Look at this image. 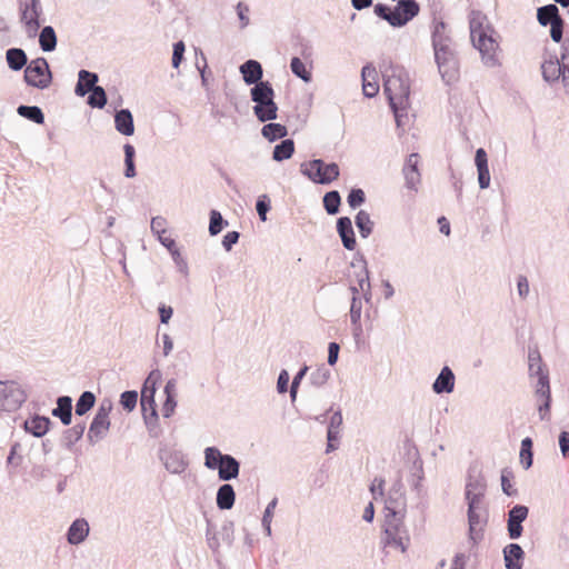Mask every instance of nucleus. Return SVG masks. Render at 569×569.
<instances>
[{
  "label": "nucleus",
  "instance_id": "obj_7",
  "mask_svg": "<svg viewBox=\"0 0 569 569\" xmlns=\"http://www.w3.org/2000/svg\"><path fill=\"white\" fill-rule=\"evenodd\" d=\"M301 172L318 184H330L340 174L339 166L336 162L326 163L322 159H313L302 164Z\"/></svg>",
  "mask_w": 569,
  "mask_h": 569
},
{
  "label": "nucleus",
  "instance_id": "obj_27",
  "mask_svg": "<svg viewBox=\"0 0 569 569\" xmlns=\"http://www.w3.org/2000/svg\"><path fill=\"white\" fill-rule=\"evenodd\" d=\"M278 106L274 97L260 101L253 106V113L260 122L272 121L277 119Z\"/></svg>",
  "mask_w": 569,
  "mask_h": 569
},
{
  "label": "nucleus",
  "instance_id": "obj_54",
  "mask_svg": "<svg viewBox=\"0 0 569 569\" xmlns=\"http://www.w3.org/2000/svg\"><path fill=\"white\" fill-rule=\"evenodd\" d=\"M513 478V472L510 468H503L501 470V489L502 492L509 497H515L518 495L517 489H515L511 485V479Z\"/></svg>",
  "mask_w": 569,
  "mask_h": 569
},
{
  "label": "nucleus",
  "instance_id": "obj_40",
  "mask_svg": "<svg viewBox=\"0 0 569 569\" xmlns=\"http://www.w3.org/2000/svg\"><path fill=\"white\" fill-rule=\"evenodd\" d=\"M39 44L42 51L51 52L57 47V34L51 26H46L39 33Z\"/></svg>",
  "mask_w": 569,
  "mask_h": 569
},
{
  "label": "nucleus",
  "instance_id": "obj_3",
  "mask_svg": "<svg viewBox=\"0 0 569 569\" xmlns=\"http://www.w3.org/2000/svg\"><path fill=\"white\" fill-rule=\"evenodd\" d=\"M383 91L390 107H409L410 84L408 73L400 67H389L383 72Z\"/></svg>",
  "mask_w": 569,
  "mask_h": 569
},
{
  "label": "nucleus",
  "instance_id": "obj_36",
  "mask_svg": "<svg viewBox=\"0 0 569 569\" xmlns=\"http://www.w3.org/2000/svg\"><path fill=\"white\" fill-rule=\"evenodd\" d=\"M560 19L561 16L556 4H546L537 10V20L542 27H547Z\"/></svg>",
  "mask_w": 569,
  "mask_h": 569
},
{
  "label": "nucleus",
  "instance_id": "obj_46",
  "mask_svg": "<svg viewBox=\"0 0 569 569\" xmlns=\"http://www.w3.org/2000/svg\"><path fill=\"white\" fill-rule=\"evenodd\" d=\"M323 208L328 214L335 216L339 212L341 206V196L339 191L331 190L325 193L322 198Z\"/></svg>",
  "mask_w": 569,
  "mask_h": 569
},
{
  "label": "nucleus",
  "instance_id": "obj_47",
  "mask_svg": "<svg viewBox=\"0 0 569 569\" xmlns=\"http://www.w3.org/2000/svg\"><path fill=\"white\" fill-rule=\"evenodd\" d=\"M84 430H86L84 422H79V423L74 425L73 427L67 429L63 432V437H62L64 446L68 449H70L76 442H78L82 438Z\"/></svg>",
  "mask_w": 569,
  "mask_h": 569
},
{
  "label": "nucleus",
  "instance_id": "obj_33",
  "mask_svg": "<svg viewBox=\"0 0 569 569\" xmlns=\"http://www.w3.org/2000/svg\"><path fill=\"white\" fill-rule=\"evenodd\" d=\"M236 491L230 483L221 485L217 490L216 503L220 510H230L234 506Z\"/></svg>",
  "mask_w": 569,
  "mask_h": 569
},
{
  "label": "nucleus",
  "instance_id": "obj_62",
  "mask_svg": "<svg viewBox=\"0 0 569 569\" xmlns=\"http://www.w3.org/2000/svg\"><path fill=\"white\" fill-rule=\"evenodd\" d=\"M406 180V187L411 190H417L420 183V172L409 169V171H402Z\"/></svg>",
  "mask_w": 569,
  "mask_h": 569
},
{
  "label": "nucleus",
  "instance_id": "obj_26",
  "mask_svg": "<svg viewBox=\"0 0 569 569\" xmlns=\"http://www.w3.org/2000/svg\"><path fill=\"white\" fill-rule=\"evenodd\" d=\"M475 162L478 171L479 187L480 189H487L490 186V172L488 167V157L485 149H477Z\"/></svg>",
  "mask_w": 569,
  "mask_h": 569
},
{
  "label": "nucleus",
  "instance_id": "obj_61",
  "mask_svg": "<svg viewBox=\"0 0 569 569\" xmlns=\"http://www.w3.org/2000/svg\"><path fill=\"white\" fill-rule=\"evenodd\" d=\"M184 51H186V46L182 40H179L173 43L172 67L174 69L179 68L181 61L183 60Z\"/></svg>",
  "mask_w": 569,
  "mask_h": 569
},
{
  "label": "nucleus",
  "instance_id": "obj_41",
  "mask_svg": "<svg viewBox=\"0 0 569 569\" xmlns=\"http://www.w3.org/2000/svg\"><path fill=\"white\" fill-rule=\"evenodd\" d=\"M295 152V142L292 139H283L280 143L276 144L272 152V159L281 162L290 159Z\"/></svg>",
  "mask_w": 569,
  "mask_h": 569
},
{
  "label": "nucleus",
  "instance_id": "obj_34",
  "mask_svg": "<svg viewBox=\"0 0 569 569\" xmlns=\"http://www.w3.org/2000/svg\"><path fill=\"white\" fill-rule=\"evenodd\" d=\"M6 61L10 70L20 71L28 66V56L21 48H10L6 51Z\"/></svg>",
  "mask_w": 569,
  "mask_h": 569
},
{
  "label": "nucleus",
  "instance_id": "obj_45",
  "mask_svg": "<svg viewBox=\"0 0 569 569\" xmlns=\"http://www.w3.org/2000/svg\"><path fill=\"white\" fill-rule=\"evenodd\" d=\"M423 478H425L423 462L419 457H417L413 460L412 468H411V475H410V479H409V482H410L412 489L417 493H420V490L422 487L421 482H422Z\"/></svg>",
  "mask_w": 569,
  "mask_h": 569
},
{
  "label": "nucleus",
  "instance_id": "obj_57",
  "mask_svg": "<svg viewBox=\"0 0 569 569\" xmlns=\"http://www.w3.org/2000/svg\"><path fill=\"white\" fill-rule=\"evenodd\" d=\"M137 401L138 392L136 390H127L120 396V405L128 412H131L136 408Z\"/></svg>",
  "mask_w": 569,
  "mask_h": 569
},
{
  "label": "nucleus",
  "instance_id": "obj_43",
  "mask_svg": "<svg viewBox=\"0 0 569 569\" xmlns=\"http://www.w3.org/2000/svg\"><path fill=\"white\" fill-rule=\"evenodd\" d=\"M17 112L20 117L26 118L37 124H42L44 122L43 111L38 106L20 104L17 109Z\"/></svg>",
  "mask_w": 569,
  "mask_h": 569
},
{
  "label": "nucleus",
  "instance_id": "obj_12",
  "mask_svg": "<svg viewBox=\"0 0 569 569\" xmlns=\"http://www.w3.org/2000/svg\"><path fill=\"white\" fill-rule=\"evenodd\" d=\"M468 505V538L472 547L477 546L483 539V527L487 523V517L481 515L482 503Z\"/></svg>",
  "mask_w": 569,
  "mask_h": 569
},
{
  "label": "nucleus",
  "instance_id": "obj_11",
  "mask_svg": "<svg viewBox=\"0 0 569 569\" xmlns=\"http://www.w3.org/2000/svg\"><path fill=\"white\" fill-rule=\"evenodd\" d=\"M487 490V481L476 467L468 470L465 498L467 503H482Z\"/></svg>",
  "mask_w": 569,
  "mask_h": 569
},
{
  "label": "nucleus",
  "instance_id": "obj_29",
  "mask_svg": "<svg viewBox=\"0 0 569 569\" xmlns=\"http://www.w3.org/2000/svg\"><path fill=\"white\" fill-rule=\"evenodd\" d=\"M98 80L97 73L81 69L78 72V82L74 88V93L78 97H84L97 86Z\"/></svg>",
  "mask_w": 569,
  "mask_h": 569
},
{
  "label": "nucleus",
  "instance_id": "obj_37",
  "mask_svg": "<svg viewBox=\"0 0 569 569\" xmlns=\"http://www.w3.org/2000/svg\"><path fill=\"white\" fill-rule=\"evenodd\" d=\"M352 267H360V272L356 274L358 287L360 291H366V288H371L370 279H369V270L367 268V261L362 254H358L355 258V261L351 262Z\"/></svg>",
  "mask_w": 569,
  "mask_h": 569
},
{
  "label": "nucleus",
  "instance_id": "obj_59",
  "mask_svg": "<svg viewBox=\"0 0 569 569\" xmlns=\"http://www.w3.org/2000/svg\"><path fill=\"white\" fill-rule=\"evenodd\" d=\"M271 209V201L267 194H261L258 197L256 202V210L259 216V219L264 222L267 221V213Z\"/></svg>",
  "mask_w": 569,
  "mask_h": 569
},
{
  "label": "nucleus",
  "instance_id": "obj_50",
  "mask_svg": "<svg viewBox=\"0 0 569 569\" xmlns=\"http://www.w3.org/2000/svg\"><path fill=\"white\" fill-rule=\"evenodd\" d=\"M107 93L102 87L96 86L89 91L87 103L91 108L102 109L107 104Z\"/></svg>",
  "mask_w": 569,
  "mask_h": 569
},
{
  "label": "nucleus",
  "instance_id": "obj_17",
  "mask_svg": "<svg viewBox=\"0 0 569 569\" xmlns=\"http://www.w3.org/2000/svg\"><path fill=\"white\" fill-rule=\"evenodd\" d=\"M159 459L163 462L164 468L170 473L180 475L188 467V460L180 450H168L161 448L159 450Z\"/></svg>",
  "mask_w": 569,
  "mask_h": 569
},
{
  "label": "nucleus",
  "instance_id": "obj_6",
  "mask_svg": "<svg viewBox=\"0 0 569 569\" xmlns=\"http://www.w3.org/2000/svg\"><path fill=\"white\" fill-rule=\"evenodd\" d=\"M160 377L161 373L158 369L152 370L144 380L141 389L140 405L146 425H150L151 422L159 420L154 395L157 391V381Z\"/></svg>",
  "mask_w": 569,
  "mask_h": 569
},
{
  "label": "nucleus",
  "instance_id": "obj_39",
  "mask_svg": "<svg viewBox=\"0 0 569 569\" xmlns=\"http://www.w3.org/2000/svg\"><path fill=\"white\" fill-rule=\"evenodd\" d=\"M271 97H274V90L269 81L256 83V86H252L250 89V98L254 103L267 100Z\"/></svg>",
  "mask_w": 569,
  "mask_h": 569
},
{
  "label": "nucleus",
  "instance_id": "obj_18",
  "mask_svg": "<svg viewBox=\"0 0 569 569\" xmlns=\"http://www.w3.org/2000/svg\"><path fill=\"white\" fill-rule=\"evenodd\" d=\"M541 72L543 80L548 83L557 82L561 76L563 82L569 78L568 72H565V68L556 54L543 60Z\"/></svg>",
  "mask_w": 569,
  "mask_h": 569
},
{
  "label": "nucleus",
  "instance_id": "obj_38",
  "mask_svg": "<svg viewBox=\"0 0 569 569\" xmlns=\"http://www.w3.org/2000/svg\"><path fill=\"white\" fill-rule=\"evenodd\" d=\"M355 223L362 239H367L373 231L375 223L366 210L358 211Z\"/></svg>",
  "mask_w": 569,
  "mask_h": 569
},
{
  "label": "nucleus",
  "instance_id": "obj_5",
  "mask_svg": "<svg viewBox=\"0 0 569 569\" xmlns=\"http://www.w3.org/2000/svg\"><path fill=\"white\" fill-rule=\"evenodd\" d=\"M406 515L401 511L386 513L383 526V545L392 546L406 552L410 545L409 530L405 523Z\"/></svg>",
  "mask_w": 569,
  "mask_h": 569
},
{
  "label": "nucleus",
  "instance_id": "obj_64",
  "mask_svg": "<svg viewBox=\"0 0 569 569\" xmlns=\"http://www.w3.org/2000/svg\"><path fill=\"white\" fill-rule=\"evenodd\" d=\"M559 449L563 458H569V431H561L558 437Z\"/></svg>",
  "mask_w": 569,
  "mask_h": 569
},
{
  "label": "nucleus",
  "instance_id": "obj_20",
  "mask_svg": "<svg viewBox=\"0 0 569 569\" xmlns=\"http://www.w3.org/2000/svg\"><path fill=\"white\" fill-rule=\"evenodd\" d=\"M239 71L242 79L248 86H256V83L263 82V69L259 61L249 59L244 61L240 67Z\"/></svg>",
  "mask_w": 569,
  "mask_h": 569
},
{
  "label": "nucleus",
  "instance_id": "obj_32",
  "mask_svg": "<svg viewBox=\"0 0 569 569\" xmlns=\"http://www.w3.org/2000/svg\"><path fill=\"white\" fill-rule=\"evenodd\" d=\"M163 392L166 395V400L162 406V416L164 418H170L177 407V380L169 379L164 386Z\"/></svg>",
  "mask_w": 569,
  "mask_h": 569
},
{
  "label": "nucleus",
  "instance_id": "obj_35",
  "mask_svg": "<svg viewBox=\"0 0 569 569\" xmlns=\"http://www.w3.org/2000/svg\"><path fill=\"white\" fill-rule=\"evenodd\" d=\"M407 502L405 493L401 490H395L393 492H389V496L386 500L385 510L386 513H393L397 511H401L402 515H406Z\"/></svg>",
  "mask_w": 569,
  "mask_h": 569
},
{
  "label": "nucleus",
  "instance_id": "obj_49",
  "mask_svg": "<svg viewBox=\"0 0 569 569\" xmlns=\"http://www.w3.org/2000/svg\"><path fill=\"white\" fill-rule=\"evenodd\" d=\"M124 151V177L126 178H134L137 174L136 171V164H134V157H136V149L132 144L126 143L123 146Z\"/></svg>",
  "mask_w": 569,
  "mask_h": 569
},
{
  "label": "nucleus",
  "instance_id": "obj_19",
  "mask_svg": "<svg viewBox=\"0 0 569 569\" xmlns=\"http://www.w3.org/2000/svg\"><path fill=\"white\" fill-rule=\"evenodd\" d=\"M110 418L99 417L94 415L87 433V439L89 443L96 445L102 439H104L110 430Z\"/></svg>",
  "mask_w": 569,
  "mask_h": 569
},
{
  "label": "nucleus",
  "instance_id": "obj_30",
  "mask_svg": "<svg viewBox=\"0 0 569 569\" xmlns=\"http://www.w3.org/2000/svg\"><path fill=\"white\" fill-rule=\"evenodd\" d=\"M116 130L123 136H132L134 133L133 116L129 109H120L114 114Z\"/></svg>",
  "mask_w": 569,
  "mask_h": 569
},
{
  "label": "nucleus",
  "instance_id": "obj_1",
  "mask_svg": "<svg viewBox=\"0 0 569 569\" xmlns=\"http://www.w3.org/2000/svg\"><path fill=\"white\" fill-rule=\"evenodd\" d=\"M529 377H537L535 386V396L537 399V409L541 421L550 419L551 390L548 371L545 369L540 352L538 349L528 351Z\"/></svg>",
  "mask_w": 569,
  "mask_h": 569
},
{
  "label": "nucleus",
  "instance_id": "obj_42",
  "mask_svg": "<svg viewBox=\"0 0 569 569\" xmlns=\"http://www.w3.org/2000/svg\"><path fill=\"white\" fill-rule=\"evenodd\" d=\"M261 134L270 142H273L284 138L288 134V130L287 127L281 123L270 122L262 127Z\"/></svg>",
  "mask_w": 569,
  "mask_h": 569
},
{
  "label": "nucleus",
  "instance_id": "obj_28",
  "mask_svg": "<svg viewBox=\"0 0 569 569\" xmlns=\"http://www.w3.org/2000/svg\"><path fill=\"white\" fill-rule=\"evenodd\" d=\"M362 92L367 98H373L379 92V86L376 82L377 71L371 64H366L361 70Z\"/></svg>",
  "mask_w": 569,
  "mask_h": 569
},
{
  "label": "nucleus",
  "instance_id": "obj_8",
  "mask_svg": "<svg viewBox=\"0 0 569 569\" xmlns=\"http://www.w3.org/2000/svg\"><path fill=\"white\" fill-rule=\"evenodd\" d=\"M24 81L28 86L43 90L52 82V72L46 58L31 60L24 69Z\"/></svg>",
  "mask_w": 569,
  "mask_h": 569
},
{
  "label": "nucleus",
  "instance_id": "obj_10",
  "mask_svg": "<svg viewBox=\"0 0 569 569\" xmlns=\"http://www.w3.org/2000/svg\"><path fill=\"white\" fill-rule=\"evenodd\" d=\"M234 526L232 521H226L218 531L216 526L207 519L206 541L214 555H219L221 542L231 546L233 542Z\"/></svg>",
  "mask_w": 569,
  "mask_h": 569
},
{
  "label": "nucleus",
  "instance_id": "obj_16",
  "mask_svg": "<svg viewBox=\"0 0 569 569\" xmlns=\"http://www.w3.org/2000/svg\"><path fill=\"white\" fill-rule=\"evenodd\" d=\"M528 513L529 508L525 505H516L508 511L507 531L510 539L516 540L522 536V522Z\"/></svg>",
  "mask_w": 569,
  "mask_h": 569
},
{
  "label": "nucleus",
  "instance_id": "obj_60",
  "mask_svg": "<svg viewBox=\"0 0 569 569\" xmlns=\"http://www.w3.org/2000/svg\"><path fill=\"white\" fill-rule=\"evenodd\" d=\"M373 12L377 17H379L380 19L387 21L391 27L395 28V20H393V16H392V10L390 9L389 6L385 4V3H377L375 7H373Z\"/></svg>",
  "mask_w": 569,
  "mask_h": 569
},
{
  "label": "nucleus",
  "instance_id": "obj_25",
  "mask_svg": "<svg viewBox=\"0 0 569 569\" xmlns=\"http://www.w3.org/2000/svg\"><path fill=\"white\" fill-rule=\"evenodd\" d=\"M51 423L52 422L50 418L46 416L34 415L33 417L24 421L23 428L33 437L41 438L49 431Z\"/></svg>",
  "mask_w": 569,
  "mask_h": 569
},
{
  "label": "nucleus",
  "instance_id": "obj_63",
  "mask_svg": "<svg viewBox=\"0 0 569 569\" xmlns=\"http://www.w3.org/2000/svg\"><path fill=\"white\" fill-rule=\"evenodd\" d=\"M393 112L396 124L398 128H402L406 126V121L408 120L407 109L408 107L402 106H393L390 107Z\"/></svg>",
  "mask_w": 569,
  "mask_h": 569
},
{
  "label": "nucleus",
  "instance_id": "obj_31",
  "mask_svg": "<svg viewBox=\"0 0 569 569\" xmlns=\"http://www.w3.org/2000/svg\"><path fill=\"white\" fill-rule=\"evenodd\" d=\"M52 416L59 418L63 426L72 421V399L69 396H60L57 399V407L52 409Z\"/></svg>",
  "mask_w": 569,
  "mask_h": 569
},
{
  "label": "nucleus",
  "instance_id": "obj_24",
  "mask_svg": "<svg viewBox=\"0 0 569 569\" xmlns=\"http://www.w3.org/2000/svg\"><path fill=\"white\" fill-rule=\"evenodd\" d=\"M456 377L450 367L445 366L432 383V391L437 395L451 393L455 389Z\"/></svg>",
  "mask_w": 569,
  "mask_h": 569
},
{
  "label": "nucleus",
  "instance_id": "obj_44",
  "mask_svg": "<svg viewBox=\"0 0 569 569\" xmlns=\"http://www.w3.org/2000/svg\"><path fill=\"white\" fill-rule=\"evenodd\" d=\"M533 441L530 437H526L521 440L520 445V465L523 469L528 470L533 463Z\"/></svg>",
  "mask_w": 569,
  "mask_h": 569
},
{
  "label": "nucleus",
  "instance_id": "obj_55",
  "mask_svg": "<svg viewBox=\"0 0 569 569\" xmlns=\"http://www.w3.org/2000/svg\"><path fill=\"white\" fill-rule=\"evenodd\" d=\"M361 310H362V302H361L360 298L352 297L351 306H350V321H351V325L357 330L361 329V327H360Z\"/></svg>",
  "mask_w": 569,
  "mask_h": 569
},
{
  "label": "nucleus",
  "instance_id": "obj_9",
  "mask_svg": "<svg viewBox=\"0 0 569 569\" xmlns=\"http://www.w3.org/2000/svg\"><path fill=\"white\" fill-rule=\"evenodd\" d=\"M26 400L27 393L18 382L0 380V411H16Z\"/></svg>",
  "mask_w": 569,
  "mask_h": 569
},
{
  "label": "nucleus",
  "instance_id": "obj_56",
  "mask_svg": "<svg viewBox=\"0 0 569 569\" xmlns=\"http://www.w3.org/2000/svg\"><path fill=\"white\" fill-rule=\"evenodd\" d=\"M159 241L163 247H166L172 254L174 261L178 264H182L184 269H187V263L180 258V252L176 247V241L170 237H162V234L158 236Z\"/></svg>",
  "mask_w": 569,
  "mask_h": 569
},
{
  "label": "nucleus",
  "instance_id": "obj_2",
  "mask_svg": "<svg viewBox=\"0 0 569 569\" xmlns=\"http://www.w3.org/2000/svg\"><path fill=\"white\" fill-rule=\"evenodd\" d=\"M493 33L495 30L487 22L486 16L480 12L473 13V17L470 19L471 41L489 66H495L497 62L495 53L498 49V42L493 38Z\"/></svg>",
  "mask_w": 569,
  "mask_h": 569
},
{
  "label": "nucleus",
  "instance_id": "obj_58",
  "mask_svg": "<svg viewBox=\"0 0 569 569\" xmlns=\"http://www.w3.org/2000/svg\"><path fill=\"white\" fill-rule=\"evenodd\" d=\"M347 202L351 209H357L366 202V193L360 188H352L347 197Z\"/></svg>",
  "mask_w": 569,
  "mask_h": 569
},
{
  "label": "nucleus",
  "instance_id": "obj_4",
  "mask_svg": "<svg viewBox=\"0 0 569 569\" xmlns=\"http://www.w3.org/2000/svg\"><path fill=\"white\" fill-rule=\"evenodd\" d=\"M204 467L209 470H217L221 481L237 479L240 473V462L229 453H222L217 447H207L203 450Z\"/></svg>",
  "mask_w": 569,
  "mask_h": 569
},
{
  "label": "nucleus",
  "instance_id": "obj_15",
  "mask_svg": "<svg viewBox=\"0 0 569 569\" xmlns=\"http://www.w3.org/2000/svg\"><path fill=\"white\" fill-rule=\"evenodd\" d=\"M392 9L395 28H402L420 12V6L416 0H397Z\"/></svg>",
  "mask_w": 569,
  "mask_h": 569
},
{
  "label": "nucleus",
  "instance_id": "obj_22",
  "mask_svg": "<svg viewBox=\"0 0 569 569\" xmlns=\"http://www.w3.org/2000/svg\"><path fill=\"white\" fill-rule=\"evenodd\" d=\"M90 527L84 518H78L67 530V541L72 546L82 543L89 536Z\"/></svg>",
  "mask_w": 569,
  "mask_h": 569
},
{
  "label": "nucleus",
  "instance_id": "obj_23",
  "mask_svg": "<svg viewBox=\"0 0 569 569\" xmlns=\"http://www.w3.org/2000/svg\"><path fill=\"white\" fill-rule=\"evenodd\" d=\"M336 227L342 246L349 251L353 250L357 246V240L351 219L349 217H340L337 220Z\"/></svg>",
  "mask_w": 569,
  "mask_h": 569
},
{
  "label": "nucleus",
  "instance_id": "obj_48",
  "mask_svg": "<svg viewBox=\"0 0 569 569\" xmlns=\"http://www.w3.org/2000/svg\"><path fill=\"white\" fill-rule=\"evenodd\" d=\"M96 403V396L91 391H83L76 402V415L84 416L93 408Z\"/></svg>",
  "mask_w": 569,
  "mask_h": 569
},
{
  "label": "nucleus",
  "instance_id": "obj_51",
  "mask_svg": "<svg viewBox=\"0 0 569 569\" xmlns=\"http://www.w3.org/2000/svg\"><path fill=\"white\" fill-rule=\"evenodd\" d=\"M291 72L303 82L309 83L312 80V74L307 70L306 64L298 57H293L290 61Z\"/></svg>",
  "mask_w": 569,
  "mask_h": 569
},
{
  "label": "nucleus",
  "instance_id": "obj_21",
  "mask_svg": "<svg viewBox=\"0 0 569 569\" xmlns=\"http://www.w3.org/2000/svg\"><path fill=\"white\" fill-rule=\"evenodd\" d=\"M506 569H522L525 551L519 543L511 542L502 549Z\"/></svg>",
  "mask_w": 569,
  "mask_h": 569
},
{
  "label": "nucleus",
  "instance_id": "obj_52",
  "mask_svg": "<svg viewBox=\"0 0 569 569\" xmlns=\"http://www.w3.org/2000/svg\"><path fill=\"white\" fill-rule=\"evenodd\" d=\"M227 226H228V221L223 219L222 214L218 210L212 209L210 211V220H209V228H208L209 234L217 236Z\"/></svg>",
  "mask_w": 569,
  "mask_h": 569
},
{
  "label": "nucleus",
  "instance_id": "obj_53",
  "mask_svg": "<svg viewBox=\"0 0 569 569\" xmlns=\"http://www.w3.org/2000/svg\"><path fill=\"white\" fill-rule=\"evenodd\" d=\"M331 376L330 370L325 366L321 365L316 370H313L309 377L310 383L316 387L320 388L327 383Z\"/></svg>",
  "mask_w": 569,
  "mask_h": 569
},
{
  "label": "nucleus",
  "instance_id": "obj_13",
  "mask_svg": "<svg viewBox=\"0 0 569 569\" xmlns=\"http://www.w3.org/2000/svg\"><path fill=\"white\" fill-rule=\"evenodd\" d=\"M21 22L29 37H34L40 28L42 8L39 0H20Z\"/></svg>",
  "mask_w": 569,
  "mask_h": 569
},
{
  "label": "nucleus",
  "instance_id": "obj_14",
  "mask_svg": "<svg viewBox=\"0 0 569 569\" xmlns=\"http://www.w3.org/2000/svg\"><path fill=\"white\" fill-rule=\"evenodd\" d=\"M439 73L446 84L456 82L459 78V64L456 53H438L435 56Z\"/></svg>",
  "mask_w": 569,
  "mask_h": 569
}]
</instances>
